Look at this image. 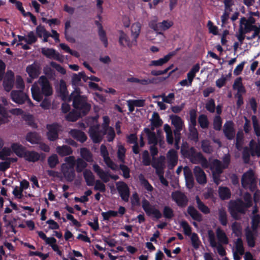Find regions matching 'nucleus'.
I'll use <instances>...</instances> for the list:
<instances>
[{"label": "nucleus", "instance_id": "nucleus-19", "mask_svg": "<svg viewBox=\"0 0 260 260\" xmlns=\"http://www.w3.org/2000/svg\"><path fill=\"white\" fill-rule=\"evenodd\" d=\"M99 126L98 125L90 126L89 129V135L94 143H100L103 137L99 131Z\"/></svg>", "mask_w": 260, "mask_h": 260}, {"label": "nucleus", "instance_id": "nucleus-36", "mask_svg": "<svg viewBox=\"0 0 260 260\" xmlns=\"http://www.w3.org/2000/svg\"><path fill=\"white\" fill-rule=\"evenodd\" d=\"M200 66L199 63L194 64L189 72L187 74V78L188 80L189 81V83L192 84V82L196 77V74L199 71Z\"/></svg>", "mask_w": 260, "mask_h": 260}, {"label": "nucleus", "instance_id": "nucleus-27", "mask_svg": "<svg viewBox=\"0 0 260 260\" xmlns=\"http://www.w3.org/2000/svg\"><path fill=\"white\" fill-rule=\"evenodd\" d=\"M187 211L193 220L198 222H201L203 220L202 215L193 206H188Z\"/></svg>", "mask_w": 260, "mask_h": 260}, {"label": "nucleus", "instance_id": "nucleus-2", "mask_svg": "<svg viewBox=\"0 0 260 260\" xmlns=\"http://www.w3.org/2000/svg\"><path fill=\"white\" fill-rule=\"evenodd\" d=\"M248 208L241 199L231 201L229 204V210L232 217L235 220H239L241 214H245Z\"/></svg>", "mask_w": 260, "mask_h": 260}, {"label": "nucleus", "instance_id": "nucleus-13", "mask_svg": "<svg viewBox=\"0 0 260 260\" xmlns=\"http://www.w3.org/2000/svg\"><path fill=\"white\" fill-rule=\"evenodd\" d=\"M119 43L123 47L127 46L129 48L137 45V40L134 38L131 40L129 37L123 31H119Z\"/></svg>", "mask_w": 260, "mask_h": 260}, {"label": "nucleus", "instance_id": "nucleus-21", "mask_svg": "<svg viewBox=\"0 0 260 260\" xmlns=\"http://www.w3.org/2000/svg\"><path fill=\"white\" fill-rule=\"evenodd\" d=\"M193 173L198 183L200 184H204L207 183L206 175L200 167L196 166L193 169Z\"/></svg>", "mask_w": 260, "mask_h": 260}, {"label": "nucleus", "instance_id": "nucleus-18", "mask_svg": "<svg viewBox=\"0 0 260 260\" xmlns=\"http://www.w3.org/2000/svg\"><path fill=\"white\" fill-rule=\"evenodd\" d=\"M14 83V74L11 71L7 72L6 76L3 81L4 89L9 92L11 90Z\"/></svg>", "mask_w": 260, "mask_h": 260}, {"label": "nucleus", "instance_id": "nucleus-45", "mask_svg": "<svg viewBox=\"0 0 260 260\" xmlns=\"http://www.w3.org/2000/svg\"><path fill=\"white\" fill-rule=\"evenodd\" d=\"M251 120L252 122L253 128L254 129V134L257 137H260V125L259 124L258 120L256 115H252Z\"/></svg>", "mask_w": 260, "mask_h": 260}, {"label": "nucleus", "instance_id": "nucleus-30", "mask_svg": "<svg viewBox=\"0 0 260 260\" xmlns=\"http://www.w3.org/2000/svg\"><path fill=\"white\" fill-rule=\"evenodd\" d=\"M83 177L87 186H93L95 182V176L90 170L86 169L83 172Z\"/></svg>", "mask_w": 260, "mask_h": 260}, {"label": "nucleus", "instance_id": "nucleus-9", "mask_svg": "<svg viewBox=\"0 0 260 260\" xmlns=\"http://www.w3.org/2000/svg\"><path fill=\"white\" fill-rule=\"evenodd\" d=\"M42 54L49 59H53L62 63L64 61V56L60 54L53 48H42Z\"/></svg>", "mask_w": 260, "mask_h": 260}, {"label": "nucleus", "instance_id": "nucleus-51", "mask_svg": "<svg viewBox=\"0 0 260 260\" xmlns=\"http://www.w3.org/2000/svg\"><path fill=\"white\" fill-rule=\"evenodd\" d=\"M232 230L236 237H240L242 234V226L240 223L236 221L233 223Z\"/></svg>", "mask_w": 260, "mask_h": 260}, {"label": "nucleus", "instance_id": "nucleus-42", "mask_svg": "<svg viewBox=\"0 0 260 260\" xmlns=\"http://www.w3.org/2000/svg\"><path fill=\"white\" fill-rule=\"evenodd\" d=\"M198 123L202 129H207L209 126L208 117L204 114H202L198 117Z\"/></svg>", "mask_w": 260, "mask_h": 260}, {"label": "nucleus", "instance_id": "nucleus-46", "mask_svg": "<svg viewBox=\"0 0 260 260\" xmlns=\"http://www.w3.org/2000/svg\"><path fill=\"white\" fill-rule=\"evenodd\" d=\"M26 71L29 77L32 79L37 78L39 76L38 71L34 64L27 66Z\"/></svg>", "mask_w": 260, "mask_h": 260}, {"label": "nucleus", "instance_id": "nucleus-8", "mask_svg": "<svg viewBox=\"0 0 260 260\" xmlns=\"http://www.w3.org/2000/svg\"><path fill=\"white\" fill-rule=\"evenodd\" d=\"M60 126L57 123L48 124L46 126L47 129V137L50 141H55L58 139V134Z\"/></svg>", "mask_w": 260, "mask_h": 260}, {"label": "nucleus", "instance_id": "nucleus-37", "mask_svg": "<svg viewBox=\"0 0 260 260\" xmlns=\"http://www.w3.org/2000/svg\"><path fill=\"white\" fill-rule=\"evenodd\" d=\"M249 147L250 154L252 156L256 155L260 156V145L257 144L253 140H251L249 142Z\"/></svg>", "mask_w": 260, "mask_h": 260}, {"label": "nucleus", "instance_id": "nucleus-31", "mask_svg": "<svg viewBox=\"0 0 260 260\" xmlns=\"http://www.w3.org/2000/svg\"><path fill=\"white\" fill-rule=\"evenodd\" d=\"M170 119L171 120L172 124L175 127V129H182L183 121L180 117L176 115H171L170 116Z\"/></svg>", "mask_w": 260, "mask_h": 260}, {"label": "nucleus", "instance_id": "nucleus-26", "mask_svg": "<svg viewBox=\"0 0 260 260\" xmlns=\"http://www.w3.org/2000/svg\"><path fill=\"white\" fill-rule=\"evenodd\" d=\"M71 135L75 139L81 143L85 142L87 139L84 132L76 129H72Z\"/></svg>", "mask_w": 260, "mask_h": 260}, {"label": "nucleus", "instance_id": "nucleus-1", "mask_svg": "<svg viewBox=\"0 0 260 260\" xmlns=\"http://www.w3.org/2000/svg\"><path fill=\"white\" fill-rule=\"evenodd\" d=\"M80 89L76 87L69 97L70 101L73 102V106L82 113V115H86L91 109V105L87 102V97L81 95Z\"/></svg>", "mask_w": 260, "mask_h": 260}, {"label": "nucleus", "instance_id": "nucleus-52", "mask_svg": "<svg viewBox=\"0 0 260 260\" xmlns=\"http://www.w3.org/2000/svg\"><path fill=\"white\" fill-rule=\"evenodd\" d=\"M218 219L221 224L223 226H226L227 225V214L225 210H219Z\"/></svg>", "mask_w": 260, "mask_h": 260}, {"label": "nucleus", "instance_id": "nucleus-28", "mask_svg": "<svg viewBox=\"0 0 260 260\" xmlns=\"http://www.w3.org/2000/svg\"><path fill=\"white\" fill-rule=\"evenodd\" d=\"M216 234L219 242L218 244L226 245L229 243L228 237L225 233L221 230L220 228H217L216 230Z\"/></svg>", "mask_w": 260, "mask_h": 260}, {"label": "nucleus", "instance_id": "nucleus-3", "mask_svg": "<svg viewBox=\"0 0 260 260\" xmlns=\"http://www.w3.org/2000/svg\"><path fill=\"white\" fill-rule=\"evenodd\" d=\"M181 151L186 157L190 158L193 163H196L193 160L194 159L198 160L203 168H208L209 162L207 159L201 152H197L196 149L193 147H191L186 150L181 149Z\"/></svg>", "mask_w": 260, "mask_h": 260}, {"label": "nucleus", "instance_id": "nucleus-59", "mask_svg": "<svg viewBox=\"0 0 260 260\" xmlns=\"http://www.w3.org/2000/svg\"><path fill=\"white\" fill-rule=\"evenodd\" d=\"M159 23V31H165L173 25V22L172 21L163 20Z\"/></svg>", "mask_w": 260, "mask_h": 260}, {"label": "nucleus", "instance_id": "nucleus-35", "mask_svg": "<svg viewBox=\"0 0 260 260\" xmlns=\"http://www.w3.org/2000/svg\"><path fill=\"white\" fill-rule=\"evenodd\" d=\"M196 201L197 204V207L201 212L205 214H208L210 213V208L205 205V204L200 200L198 196L196 197Z\"/></svg>", "mask_w": 260, "mask_h": 260}, {"label": "nucleus", "instance_id": "nucleus-7", "mask_svg": "<svg viewBox=\"0 0 260 260\" xmlns=\"http://www.w3.org/2000/svg\"><path fill=\"white\" fill-rule=\"evenodd\" d=\"M241 183L244 187L248 186L250 188L255 187L256 181L252 170H249L243 174L241 178Z\"/></svg>", "mask_w": 260, "mask_h": 260}, {"label": "nucleus", "instance_id": "nucleus-57", "mask_svg": "<svg viewBox=\"0 0 260 260\" xmlns=\"http://www.w3.org/2000/svg\"><path fill=\"white\" fill-rule=\"evenodd\" d=\"M246 238L248 246L251 248L254 247L255 246V241L253 234L251 232L247 233Z\"/></svg>", "mask_w": 260, "mask_h": 260}, {"label": "nucleus", "instance_id": "nucleus-53", "mask_svg": "<svg viewBox=\"0 0 260 260\" xmlns=\"http://www.w3.org/2000/svg\"><path fill=\"white\" fill-rule=\"evenodd\" d=\"M243 133L242 132H238L236 135V147L237 149L240 150L242 147L243 141Z\"/></svg>", "mask_w": 260, "mask_h": 260}, {"label": "nucleus", "instance_id": "nucleus-6", "mask_svg": "<svg viewBox=\"0 0 260 260\" xmlns=\"http://www.w3.org/2000/svg\"><path fill=\"white\" fill-rule=\"evenodd\" d=\"M11 97L12 101L17 104H23L27 101L28 104L32 105L28 96L22 90H12L11 92Z\"/></svg>", "mask_w": 260, "mask_h": 260}, {"label": "nucleus", "instance_id": "nucleus-43", "mask_svg": "<svg viewBox=\"0 0 260 260\" xmlns=\"http://www.w3.org/2000/svg\"><path fill=\"white\" fill-rule=\"evenodd\" d=\"M31 91L32 94V97L33 99L37 102H40L42 100L43 95L41 92L39 88L32 86L31 88Z\"/></svg>", "mask_w": 260, "mask_h": 260}, {"label": "nucleus", "instance_id": "nucleus-61", "mask_svg": "<svg viewBox=\"0 0 260 260\" xmlns=\"http://www.w3.org/2000/svg\"><path fill=\"white\" fill-rule=\"evenodd\" d=\"M213 128L216 131H220L222 126V120L219 115L215 116L213 119Z\"/></svg>", "mask_w": 260, "mask_h": 260}, {"label": "nucleus", "instance_id": "nucleus-60", "mask_svg": "<svg viewBox=\"0 0 260 260\" xmlns=\"http://www.w3.org/2000/svg\"><path fill=\"white\" fill-rule=\"evenodd\" d=\"M201 148L202 150L206 153L210 154L212 152L213 149L212 146L207 141L203 140L202 142Z\"/></svg>", "mask_w": 260, "mask_h": 260}, {"label": "nucleus", "instance_id": "nucleus-33", "mask_svg": "<svg viewBox=\"0 0 260 260\" xmlns=\"http://www.w3.org/2000/svg\"><path fill=\"white\" fill-rule=\"evenodd\" d=\"M82 113L77 110H73L70 112L66 116V119L68 121L75 122L77 121L80 117L84 116Z\"/></svg>", "mask_w": 260, "mask_h": 260}, {"label": "nucleus", "instance_id": "nucleus-15", "mask_svg": "<svg viewBox=\"0 0 260 260\" xmlns=\"http://www.w3.org/2000/svg\"><path fill=\"white\" fill-rule=\"evenodd\" d=\"M44 157L45 154L43 153L40 154L34 150L30 151L27 150L26 154H25L23 158L28 162H35L39 160L41 158L42 159H43Z\"/></svg>", "mask_w": 260, "mask_h": 260}, {"label": "nucleus", "instance_id": "nucleus-32", "mask_svg": "<svg viewBox=\"0 0 260 260\" xmlns=\"http://www.w3.org/2000/svg\"><path fill=\"white\" fill-rule=\"evenodd\" d=\"M56 152L61 156L69 155L73 153L72 148L67 145H63L61 146H57L56 147Z\"/></svg>", "mask_w": 260, "mask_h": 260}, {"label": "nucleus", "instance_id": "nucleus-48", "mask_svg": "<svg viewBox=\"0 0 260 260\" xmlns=\"http://www.w3.org/2000/svg\"><path fill=\"white\" fill-rule=\"evenodd\" d=\"M139 180L141 184L149 192H151L153 190V186L150 184L149 181L142 175L139 176Z\"/></svg>", "mask_w": 260, "mask_h": 260}, {"label": "nucleus", "instance_id": "nucleus-22", "mask_svg": "<svg viewBox=\"0 0 260 260\" xmlns=\"http://www.w3.org/2000/svg\"><path fill=\"white\" fill-rule=\"evenodd\" d=\"M12 151L19 157L23 158L27 149L25 147L18 143H14L11 146Z\"/></svg>", "mask_w": 260, "mask_h": 260}, {"label": "nucleus", "instance_id": "nucleus-16", "mask_svg": "<svg viewBox=\"0 0 260 260\" xmlns=\"http://www.w3.org/2000/svg\"><path fill=\"white\" fill-rule=\"evenodd\" d=\"M61 170L67 181L72 182L74 180L76 176L74 168L68 167L66 164H63L61 166Z\"/></svg>", "mask_w": 260, "mask_h": 260}, {"label": "nucleus", "instance_id": "nucleus-58", "mask_svg": "<svg viewBox=\"0 0 260 260\" xmlns=\"http://www.w3.org/2000/svg\"><path fill=\"white\" fill-rule=\"evenodd\" d=\"M189 129V138L195 142H197L199 140V133L197 128H191Z\"/></svg>", "mask_w": 260, "mask_h": 260}, {"label": "nucleus", "instance_id": "nucleus-12", "mask_svg": "<svg viewBox=\"0 0 260 260\" xmlns=\"http://www.w3.org/2000/svg\"><path fill=\"white\" fill-rule=\"evenodd\" d=\"M117 189L122 200L128 202L130 191L127 185L124 182L121 181L116 183Z\"/></svg>", "mask_w": 260, "mask_h": 260}, {"label": "nucleus", "instance_id": "nucleus-55", "mask_svg": "<svg viewBox=\"0 0 260 260\" xmlns=\"http://www.w3.org/2000/svg\"><path fill=\"white\" fill-rule=\"evenodd\" d=\"M236 252L240 255H243L244 253V248L243 247V241L241 238H239L235 242Z\"/></svg>", "mask_w": 260, "mask_h": 260}, {"label": "nucleus", "instance_id": "nucleus-62", "mask_svg": "<svg viewBox=\"0 0 260 260\" xmlns=\"http://www.w3.org/2000/svg\"><path fill=\"white\" fill-rule=\"evenodd\" d=\"M59 90L61 96L64 99L67 96L68 91L66 82L63 80L60 81Z\"/></svg>", "mask_w": 260, "mask_h": 260}, {"label": "nucleus", "instance_id": "nucleus-23", "mask_svg": "<svg viewBox=\"0 0 260 260\" xmlns=\"http://www.w3.org/2000/svg\"><path fill=\"white\" fill-rule=\"evenodd\" d=\"M94 23L98 27V35L100 40L103 43L105 47L107 48L108 45V41L106 31L103 29L102 24L99 21L96 20Z\"/></svg>", "mask_w": 260, "mask_h": 260}, {"label": "nucleus", "instance_id": "nucleus-20", "mask_svg": "<svg viewBox=\"0 0 260 260\" xmlns=\"http://www.w3.org/2000/svg\"><path fill=\"white\" fill-rule=\"evenodd\" d=\"M179 48H177L175 51L171 52L169 53L167 55H165L163 58H161L157 60H152L150 62L149 66H161L164 64L165 63H167L170 59L171 58L175 55L177 51L179 50Z\"/></svg>", "mask_w": 260, "mask_h": 260}, {"label": "nucleus", "instance_id": "nucleus-24", "mask_svg": "<svg viewBox=\"0 0 260 260\" xmlns=\"http://www.w3.org/2000/svg\"><path fill=\"white\" fill-rule=\"evenodd\" d=\"M25 140L31 144H38L41 141L40 135L36 132H28L25 136Z\"/></svg>", "mask_w": 260, "mask_h": 260}, {"label": "nucleus", "instance_id": "nucleus-64", "mask_svg": "<svg viewBox=\"0 0 260 260\" xmlns=\"http://www.w3.org/2000/svg\"><path fill=\"white\" fill-rule=\"evenodd\" d=\"M126 149L122 145H120L118 147L117 151V157L122 162H124L125 156Z\"/></svg>", "mask_w": 260, "mask_h": 260}, {"label": "nucleus", "instance_id": "nucleus-38", "mask_svg": "<svg viewBox=\"0 0 260 260\" xmlns=\"http://www.w3.org/2000/svg\"><path fill=\"white\" fill-rule=\"evenodd\" d=\"M218 193L220 198L222 200H228L231 196L230 189L227 187H219Z\"/></svg>", "mask_w": 260, "mask_h": 260}, {"label": "nucleus", "instance_id": "nucleus-50", "mask_svg": "<svg viewBox=\"0 0 260 260\" xmlns=\"http://www.w3.org/2000/svg\"><path fill=\"white\" fill-rule=\"evenodd\" d=\"M87 166V164L83 159L78 158L76 160V170L78 173L82 172Z\"/></svg>", "mask_w": 260, "mask_h": 260}, {"label": "nucleus", "instance_id": "nucleus-29", "mask_svg": "<svg viewBox=\"0 0 260 260\" xmlns=\"http://www.w3.org/2000/svg\"><path fill=\"white\" fill-rule=\"evenodd\" d=\"M144 131L146 134L149 144L156 145L158 143L157 136L154 132H152L149 128H145Z\"/></svg>", "mask_w": 260, "mask_h": 260}, {"label": "nucleus", "instance_id": "nucleus-5", "mask_svg": "<svg viewBox=\"0 0 260 260\" xmlns=\"http://www.w3.org/2000/svg\"><path fill=\"white\" fill-rule=\"evenodd\" d=\"M142 207L146 215L148 216L153 215L156 219H158L161 218L162 214L161 212L154 206L150 204V203L145 198L142 201Z\"/></svg>", "mask_w": 260, "mask_h": 260}, {"label": "nucleus", "instance_id": "nucleus-14", "mask_svg": "<svg viewBox=\"0 0 260 260\" xmlns=\"http://www.w3.org/2000/svg\"><path fill=\"white\" fill-rule=\"evenodd\" d=\"M39 82L41 85V92L42 93V94L45 96L51 95L52 94V89L47 78L44 76H42L39 79Z\"/></svg>", "mask_w": 260, "mask_h": 260}, {"label": "nucleus", "instance_id": "nucleus-11", "mask_svg": "<svg viewBox=\"0 0 260 260\" xmlns=\"http://www.w3.org/2000/svg\"><path fill=\"white\" fill-rule=\"evenodd\" d=\"M172 200L181 208L185 207L188 204V200L185 194L180 191H175L172 193Z\"/></svg>", "mask_w": 260, "mask_h": 260}, {"label": "nucleus", "instance_id": "nucleus-39", "mask_svg": "<svg viewBox=\"0 0 260 260\" xmlns=\"http://www.w3.org/2000/svg\"><path fill=\"white\" fill-rule=\"evenodd\" d=\"M233 88L234 90H237V93H245L246 90L242 84V78L241 77L237 78L235 79L233 85Z\"/></svg>", "mask_w": 260, "mask_h": 260}, {"label": "nucleus", "instance_id": "nucleus-10", "mask_svg": "<svg viewBox=\"0 0 260 260\" xmlns=\"http://www.w3.org/2000/svg\"><path fill=\"white\" fill-rule=\"evenodd\" d=\"M208 236L210 246L213 248H216L218 254L221 256H225L226 254L225 248L222 244H217L214 232L212 230L208 231Z\"/></svg>", "mask_w": 260, "mask_h": 260}, {"label": "nucleus", "instance_id": "nucleus-44", "mask_svg": "<svg viewBox=\"0 0 260 260\" xmlns=\"http://www.w3.org/2000/svg\"><path fill=\"white\" fill-rule=\"evenodd\" d=\"M163 121L160 118L159 114L154 112L153 113L152 119H151V124L156 127H159L162 125Z\"/></svg>", "mask_w": 260, "mask_h": 260}, {"label": "nucleus", "instance_id": "nucleus-4", "mask_svg": "<svg viewBox=\"0 0 260 260\" xmlns=\"http://www.w3.org/2000/svg\"><path fill=\"white\" fill-rule=\"evenodd\" d=\"M212 171V178L214 182L219 185L221 180H220L221 174L223 173V170L225 168L223 166L222 163L217 159H214L211 163H209V167Z\"/></svg>", "mask_w": 260, "mask_h": 260}, {"label": "nucleus", "instance_id": "nucleus-40", "mask_svg": "<svg viewBox=\"0 0 260 260\" xmlns=\"http://www.w3.org/2000/svg\"><path fill=\"white\" fill-rule=\"evenodd\" d=\"M141 29V24L139 22H136L133 24L131 26V35L135 40H137Z\"/></svg>", "mask_w": 260, "mask_h": 260}, {"label": "nucleus", "instance_id": "nucleus-63", "mask_svg": "<svg viewBox=\"0 0 260 260\" xmlns=\"http://www.w3.org/2000/svg\"><path fill=\"white\" fill-rule=\"evenodd\" d=\"M119 169L122 171V175L124 178L128 179L130 178L131 170L127 166L123 164H120L119 165Z\"/></svg>", "mask_w": 260, "mask_h": 260}, {"label": "nucleus", "instance_id": "nucleus-47", "mask_svg": "<svg viewBox=\"0 0 260 260\" xmlns=\"http://www.w3.org/2000/svg\"><path fill=\"white\" fill-rule=\"evenodd\" d=\"M192 246L197 250L199 248L201 242L199 239L198 235L196 233H193L190 237Z\"/></svg>", "mask_w": 260, "mask_h": 260}, {"label": "nucleus", "instance_id": "nucleus-41", "mask_svg": "<svg viewBox=\"0 0 260 260\" xmlns=\"http://www.w3.org/2000/svg\"><path fill=\"white\" fill-rule=\"evenodd\" d=\"M164 129L166 133V141L168 144L172 145L174 142V138L173 133L171 127L168 124H165Z\"/></svg>", "mask_w": 260, "mask_h": 260}, {"label": "nucleus", "instance_id": "nucleus-34", "mask_svg": "<svg viewBox=\"0 0 260 260\" xmlns=\"http://www.w3.org/2000/svg\"><path fill=\"white\" fill-rule=\"evenodd\" d=\"M80 155L82 158V159H84L87 162H91L93 161V155L87 148H81Z\"/></svg>", "mask_w": 260, "mask_h": 260}, {"label": "nucleus", "instance_id": "nucleus-25", "mask_svg": "<svg viewBox=\"0 0 260 260\" xmlns=\"http://www.w3.org/2000/svg\"><path fill=\"white\" fill-rule=\"evenodd\" d=\"M168 164L172 169L176 166L178 162V155L177 151L173 149H170L167 154Z\"/></svg>", "mask_w": 260, "mask_h": 260}, {"label": "nucleus", "instance_id": "nucleus-17", "mask_svg": "<svg viewBox=\"0 0 260 260\" xmlns=\"http://www.w3.org/2000/svg\"><path fill=\"white\" fill-rule=\"evenodd\" d=\"M223 131L224 135L228 140H233L235 136L233 122L232 121H226L223 125Z\"/></svg>", "mask_w": 260, "mask_h": 260}, {"label": "nucleus", "instance_id": "nucleus-49", "mask_svg": "<svg viewBox=\"0 0 260 260\" xmlns=\"http://www.w3.org/2000/svg\"><path fill=\"white\" fill-rule=\"evenodd\" d=\"M59 163L58 157L56 154H52L48 158V164L51 169L54 168Z\"/></svg>", "mask_w": 260, "mask_h": 260}, {"label": "nucleus", "instance_id": "nucleus-56", "mask_svg": "<svg viewBox=\"0 0 260 260\" xmlns=\"http://www.w3.org/2000/svg\"><path fill=\"white\" fill-rule=\"evenodd\" d=\"M255 29V25H245L244 28L242 25L240 26L239 29V34L245 35L252 31V29Z\"/></svg>", "mask_w": 260, "mask_h": 260}, {"label": "nucleus", "instance_id": "nucleus-54", "mask_svg": "<svg viewBox=\"0 0 260 260\" xmlns=\"http://www.w3.org/2000/svg\"><path fill=\"white\" fill-rule=\"evenodd\" d=\"M163 216L167 219H172L174 216L173 210L168 206H166L163 209Z\"/></svg>", "mask_w": 260, "mask_h": 260}]
</instances>
